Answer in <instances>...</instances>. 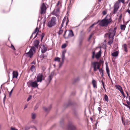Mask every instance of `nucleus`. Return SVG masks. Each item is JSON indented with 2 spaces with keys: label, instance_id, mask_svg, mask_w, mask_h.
<instances>
[{
  "label": "nucleus",
  "instance_id": "obj_28",
  "mask_svg": "<svg viewBox=\"0 0 130 130\" xmlns=\"http://www.w3.org/2000/svg\"><path fill=\"white\" fill-rule=\"evenodd\" d=\"M35 66L33 65H32L30 68V70L32 72H33L35 70Z\"/></svg>",
  "mask_w": 130,
  "mask_h": 130
},
{
  "label": "nucleus",
  "instance_id": "obj_33",
  "mask_svg": "<svg viewBox=\"0 0 130 130\" xmlns=\"http://www.w3.org/2000/svg\"><path fill=\"white\" fill-rule=\"evenodd\" d=\"M61 28H60V30L58 33L59 34H61L63 32V31L61 29Z\"/></svg>",
  "mask_w": 130,
  "mask_h": 130
},
{
  "label": "nucleus",
  "instance_id": "obj_11",
  "mask_svg": "<svg viewBox=\"0 0 130 130\" xmlns=\"http://www.w3.org/2000/svg\"><path fill=\"white\" fill-rule=\"evenodd\" d=\"M36 81L31 82L30 84V85L34 87H36L38 86V84Z\"/></svg>",
  "mask_w": 130,
  "mask_h": 130
},
{
  "label": "nucleus",
  "instance_id": "obj_27",
  "mask_svg": "<svg viewBox=\"0 0 130 130\" xmlns=\"http://www.w3.org/2000/svg\"><path fill=\"white\" fill-rule=\"evenodd\" d=\"M104 99L107 102L108 101V97L106 94H105L104 95Z\"/></svg>",
  "mask_w": 130,
  "mask_h": 130
},
{
  "label": "nucleus",
  "instance_id": "obj_24",
  "mask_svg": "<svg viewBox=\"0 0 130 130\" xmlns=\"http://www.w3.org/2000/svg\"><path fill=\"white\" fill-rule=\"evenodd\" d=\"M99 71L102 77L103 76V70L102 69H99Z\"/></svg>",
  "mask_w": 130,
  "mask_h": 130
},
{
  "label": "nucleus",
  "instance_id": "obj_22",
  "mask_svg": "<svg viewBox=\"0 0 130 130\" xmlns=\"http://www.w3.org/2000/svg\"><path fill=\"white\" fill-rule=\"evenodd\" d=\"M39 30V29L38 28V27H37L36 29H35L34 31L32 33V34H35L36 33H37V32L38 33Z\"/></svg>",
  "mask_w": 130,
  "mask_h": 130
},
{
  "label": "nucleus",
  "instance_id": "obj_37",
  "mask_svg": "<svg viewBox=\"0 0 130 130\" xmlns=\"http://www.w3.org/2000/svg\"><path fill=\"white\" fill-rule=\"evenodd\" d=\"M66 17H65L62 20V22L64 23L66 21Z\"/></svg>",
  "mask_w": 130,
  "mask_h": 130
},
{
  "label": "nucleus",
  "instance_id": "obj_34",
  "mask_svg": "<svg viewBox=\"0 0 130 130\" xmlns=\"http://www.w3.org/2000/svg\"><path fill=\"white\" fill-rule=\"evenodd\" d=\"M124 1H125L124 0H118V2L119 3H121V2L123 3H124Z\"/></svg>",
  "mask_w": 130,
  "mask_h": 130
},
{
  "label": "nucleus",
  "instance_id": "obj_10",
  "mask_svg": "<svg viewBox=\"0 0 130 130\" xmlns=\"http://www.w3.org/2000/svg\"><path fill=\"white\" fill-rule=\"evenodd\" d=\"M115 87L117 89L120 91L123 96H124V93L123 90L121 86L119 85H115Z\"/></svg>",
  "mask_w": 130,
  "mask_h": 130
},
{
  "label": "nucleus",
  "instance_id": "obj_9",
  "mask_svg": "<svg viewBox=\"0 0 130 130\" xmlns=\"http://www.w3.org/2000/svg\"><path fill=\"white\" fill-rule=\"evenodd\" d=\"M119 7V3L116 2L114 5V7L113 13L115 14L117 11Z\"/></svg>",
  "mask_w": 130,
  "mask_h": 130
},
{
  "label": "nucleus",
  "instance_id": "obj_62",
  "mask_svg": "<svg viewBox=\"0 0 130 130\" xmlns=\"http://www.w3.org/2000/svg\"><path fill=\"white\" fill-rule=\"evenodd\" d=\"M66 31L65 32H64V35H63V36H64L66 34Z\"/></svg>",
  "mask_w": 130,
  "mask_h": 130
},
{
  "label": "nucleus",
  "instance_id": "obj_19",
  "mask_svg": "<svg viewBox=\"0 0 130 130\" xmlns=\"http://www.w3.org/2000/svg\"><path fill=\"white\" fill-rule=\"evenodd\" d=\"M74 35L72 30H71L70 31L68 35V37H72Z\"/></svg>",
  "mask_w": 130,
  "mask_h": 130
},
{
  "label": "nucleus",
  "instance_id": "obj_50",
  "mask_svg": "<svg viewBox=\"0 0 130 130\" xmlns=\"http://www.w3.org/2000/svg\"><path fill=\"white\" fill-rule=\"evenodd\" d=\"M63 63V62L62 61V62L60 63L59 64V67H60L61 66V65H62Z\"/></svg>",
  "mask_w": 130,
  "mask_h": 130
},
{
  "label": "nucleus",
  "instance_id": "obj_23",
  "mask_svg": "<svg viewBox=\"0 0 130 130\" xmlns=\"http://www.w3.org/2000/svg\"><path fill=\"white\" fill-rule=\"evenodd\" d=\"M123 47L124 51L126 52H127V45L126 44H124L123 45Z\"/></svg>",
  "mask_w": 130,
  "mask_h": 130
},
{
  "label": "nucleus",
  "instance_id": "obj_18",
  "mask_svg": "<svg viewBox=\"0 0 130 130\" xmlns=\"http://www.w3.org/2000/svg\"><path fill=\"white\" fill-rule=\"evenodd\" d=\"M31 128H35L36 130V127L33 125H31L29 126H26L25 127V130H28Z\"/></svg>",
  "mask_w": 130,
  "mask_h": 130
},
{
  "label": "nucleus",
  "instance_id": "obj_55",
  "mask_svg": "<svg viewBox=\"0 0 130 130\" xmlns=\"http://www.w3.org/2000/svg\"><path fill=\"white\" fill-rule=\"evenodd\" d=\"M59 3H60V1H58V2L56 6H58L59 5Z\"/></svg>",
  "mask_w": 130,
  "mask_h": 130
},
{
  "label": "nucleus",
  "instance_id": "obj_40",
  "mask_svg": "<svg viewBox=\"0 0 130 130\" xmlns=\"http://www.w3.org/2000/svg\"><path fill=\"white\" fill-rule=\"evenodd\" d=\"M122 17V14H121L119 17V18L118 19V20L119 21H120L121 20Z\"/></svg>",
  "mask_w": 130,
  "mask_h": 130
},
{
  "label": "nucleus",
  "instance_id": "obj_53",
  "mask_svg": "<svg viewBox=\"0 0 130 130\" xmlns=\"http://www.w3.org/2000/svg\"><path fill=\"white\" fill-rule=\"evenodd\" d=\"M93 33H92L90 35V37L89 38V39H90V38H91V37H92V35H93Z\"/></svg>",
  "mask_w": 130,
  "mask_h": 130
},
{
  "label": "nucleus",
  "instance_id": "obj_54",
  "mask_svg": "<svg viewBox=\"0 0 130 130\" xmlns=\"http://www.w3.org/2000/svg\"><path fill=\"white\" fill-rule=\"evenodd\" d=\"M64 23H62L61 25V28H62V27H63V24H64Z\"/></svg>",
  "mask_w": 130,
  "mask_h": 130
},
{
  "label": "nucleus",
  "instance_id": "obj_56",
  "mask_svg": "<svg viewBox=\"0 0 130 130\" xmlns=\"http://www.w3.org/2000/svg\"><path fill=\"white\" fill-rule=\"evenodd\" d=\"M107 74L108 76V77H109V78H110L109 73H107Z\"/></svg>",
  "mask_w": 130,
  "mask_h": 130
},
{
  "label": "nucleus",
  "instance_id": "obj_31",
  "mask_svg": "<svg viewBox=\"0 0 130 130\" xmlns=\"http://www.w3.org/2000/svg\"><path fill=\"white\" fill-rule=\"evenodd\" d=\"M70 127L73 129L74 130L75 129V126L73 124L71 125Z\"/></svg>",
  "mask_w": 130,
  "mask_h": 130
},
{
  "label": "nucleus",
  "instance_id": "obj_49",
  "mask_svg": "<svg viewBox=\"0 0 130 130\" xmlns=\"http://www.w3.org/2000/svg\"><path fill=\"white\" fill-rule=\"evenodd\" d=\"M98 110L99 111V112H100L101 111V108L100 107H99L98 108Z\"/></svg>",
  "mask_w": 130,
  "mask_h": 130
},
{
  "label": "nucleus",
  "instance_id": "obj_2",
  "mask_svg": "<svg viewBox=\"0 0 130 130\" xmlns=\"http://www.w3.org/2000/svg\"><path fill=\"white\" fill-rule=\"evenodd\" d=\"M116 30V28L110 29L108 32L105 34V37H108L109 39L114 38Z\"/></svg>",
  "mask_w": 130,
  "mask_h": 130
},
{
  "label": "nucleus",
  "instance_id": "obj_16",
  "mask_svg": "<svg viewBox=\"0 0 130 130\" xmlns=\"http://www.w3.org/2000/svg\"><path fill=\"white\" fill-rule=\"evenodd\" d=\"M93 87L94 88H97L96 81L94 79H93L92 81Z\"/></svg>",
  "mask_w": 130,
  "mask_h": 130
},
{
  "label": "nucleus",
  "instance_id": "obj_35",
  "mask_svg": "<svg viewBox=\"0 0 130 130\" xmlns=\"http://www.w3.org/2000/svg\"><path fill=\"white\" fill-rule=\"evenodd\" d=\"M106 71L107 73H109V71L108 66L106 67Z\"/></svg>",
  "mask_w": 130,
  "mask_h": 130
},
{
  "label": "nucleus",
  "instance_id": "obj_30",
  "mask_svg": "<svg viewBox=\"0 0 130 130\" xmlns=\"http://www.w3.org/2000/svg\"><path fill=\"white\" fill-rule=\"evenodd\" d=\"M60 58L59 57L56 58L55 59V61L60 62Z\"/></svg>",
  "mask_w": 130,
  "mask_h": 130
},
{
  "label": "nucleus",
  "instance_id": "obj_5",
  "mask_svg": "<svg viewBox=\"0 0 130 130\" xmlns=\"http://www.w3.org/2000/svg\"><path fill=\"white\" fill-rule=\"evenodd\" d=\"M44 79L43 74L40 73L38 74L37 76L36 81L37 82L41 83L43 79Z\"/></svg>",
  "mask_w": 130,
  "mask_h": 130
},
{
  "label": "nucleus",
  "instance_id": "obj_26",
  "mask_svg": "<svg viewBox=\"0 0 130 130\" xmlns=\"http://www.w3.org/2000/svg\"><path fill=\"white\" fill-rule=\"evenodd\" d=\"M126 26L124 25H121V29L122 30H124Z\"/></svg>",
  "mask_w": 130,
  "mask_h": 130
},
{
  "label": "nucleus",
  "instance_id": "obj_17",
  "mask_svg": "<svg viewBox=\"0 0 130 130\" xmlns=\"http://www.w3.org/2000/svg\"><path fill=\"white\" fill-rule=\"evenodd\" d=\"M39 43V42L38 40H36L34 42V45L37 48Z\"/></svg>",
  "mask_w": 130,
  "mask_h": 130
},
{
  "label": "nucleus",
  "instance_id": "obj_46",
  "mask_svg": "<svg viewBox=\"0 0 130 130\" xmlns=\"http://www.w3.org/2000/svg\"><path fill=\"white\" fill-rule=\"evenodd\" d=\"M82 41H80L79 42V46H80L82 44Z\"/></svg>",
  "mask_w": 130,
  "mask_h": 130
},
{
  "label": "nucleus",
  "instance_id": "obj_39",
  "mask_svg": "<svg viewBox=\"0 0 130 130\" xmlns=\"http://www.w3.org/2000/svg\"><path fill=\"white\" fill-rule=\"evenodd\" d=\"M44 36V33H42L41 34V39L42 40L43 39V37Z\"/></svg>",
  "mask_w": 130,
  "mask_h": 130
},
{
  "label": "nucleus",
  "instance_id": "obj_41",
  "mask_svg": "<svg viewBox=\"0 0 130 130\" xmlns=\"http://www.w3.org/2000/svg\"><path fill=\"white\" fill-rule=\"evenodd\" d=\"M39 105L38 104H36V106H35L34 109L35 110L38 107Z\"/></svg>",
  "mask_w": 130,
  "mask_h": 130
},
{
  "label": "nucleus",
  "instance_id": "obj_29",
  "mask_svg": "<svg viewBox=\"0 0 130 130\" xmlns=\"http://www.w3.org/2000/svg\"><path fill=\"white\" fill-rule=\"evenodd\" d=\"M36 117V114L34 113H32L31 115L32 118L33 119L35 118Z\"/></svg>",
  "mask_w": 130,
  "mask_h": 130
},
{
  "label": "nucleus",
  "instance_id": "obj_47",
  "mask_svg": "<svg viewBox=\"0 0 130 130\" xmlns=\"http://www.w3.org/2000/svg\"><path fill=\"white\" fill-rule=\"evenodd\" d=\"M11 48H12L13 50H15V48H14V46L12 45H11Z\"/></svg>",
  "mask_w": 130,
  "mask_h": 130
},
{
  "label": "nucleus",
  "instance_id": "obj_45",
  "mask_svg": "<svg viewBox=\"0 0 130 130\" xmlns=\"http://www.w3.org/2000/svg\"><path fill=\"white\" fill-rule=\"evenodd\" d=\"M31 98V96H30L27 99V101H28Z\"/></svg>",
  "mask_w": 130,
  "mask_h": 130
},
{
  "label": "nucleus",
  "instance_id": "obj_20",
  "mask_svg": "<svg viewBox=\"0 0 130 130\" xmlns=\"http://www.w3.org/2000/svg\"><path fill=\"white\" fill-rule=\"evenodd\" d=\"M51 106L50 105L48 108L44 107H43V109L46 112H48L51 109Z\"/></svg>",
  "mask_w": 130,
  "mask_h": 130
},
{
  "label": "nucleus",
  "instance_id": "obj_36",
  "mask_svg": "<svg viewBox=\"0 0 130 130\" xmlns=\"http://www.w3.org/2000/svg\"><path fill=\"white\" fill-rule=\"evenodd\" d=\"M67 46L66 44H63L62 46H61V48H65Z\"/></svg>",
  "mask_w": 130,
  "mask_h": 130
},
{
  "label": "nucleus",
  "instance_id": "obj_3",
  "mask_svg": "<svg viewBox=\"0 0 130 130\" xmlns=\"http://www.w3.org/2000/svg\"><path fill=\"white\" fill-rule=\"evenodd\" d=\"M56 19L55 17H53L47 24V26L50 28L55 25L56 24Z\"/></svg>",
  "mask_w": 130,
  "mask_h": 130
},
{
  "label": "nucleus",
  "instance_id": "obj_4",
  "mask_svg": "<svg viewBox=\"0 0 130 130\" xmlns=\"http://www.w3.org/2000/svg\"><path fill=\"white\" fill-rule=\"evenodd\" d=\"M35 47L34 46H32L29 52L26 53V56L31 58L33 55V52L35 51Z\"/></svg>",
  "mask_w": 130,
  "mask_h": 130
},
{
  "label": "nucleus",
  "instance_id": "obj_21",
  "mask_svg": "<svg viewBox=\"0 0 130 130\" xmlns=\"http://www.w3.org/2000/svg\"><path fill=\"white\" fill-rule=\"evenodd\" d=\"M118 51H116L112 53L111 55L113 57H117L118 55Z\"/></svg>",
  "mask_w": 130,
  "mask_h": 130
},
{
  "label": "nucleus",
  "instance_id": "obj_48",
  "mask_svg": "<svg viewBox=\"0 0 130 130\" xmlns=\"http://www.w3.org/2000/svg\"><path fill=\"white\" fill-rule=\"evenodd\" d=\"M126 102L127 103V104L128 105H129L130 104V102L129 101H126Z\"/></svg>",
  "mask_w": 130,
  "mask_h": 130
},
{
  "label": "nucleus",
  "instance_id": "obj_51",
  "mask_svg": "<svg viewBox=\"0 0 130 130\" xmlns=\"http://www.w3.org/2000/svg\"><path fill=\"white\" fill-rule=\"evenodd\" d=\"M103 15H105L106 14V12L105 11H104L103 12Z\"/></svg>",
  "mask_w": 130,
  "mask_h": 130
},
{
  "label": "nucleus",
  "instance_id": "obj_15",
  "mask_svg": "<svg viewBox=\"0 0 130 130\" xmlns=\"http://www.w3.org/2000/svg\"><path fill=\"white\" fill-rule=\"evenodd\" d=\"M42 46L43 47L41 49V51L42 53H44L47 51V48L44 45H43Z\"/></svg>",
  "mask_w": 130,
  "mask_h": 130
},
{
  "label": "nucleus",
  "instance_id": "obj_14",
  "mask_svg": "<svg viewBox=\"0 0 130 130\" xmlns=\"http://www.w3.org/2000/svg\"><path fill=\"white\" fill-rule=\"evenodd\" d=\"M101 50L100 49L99 51L95 55V57L96 59H98L101 56Z\"/></svg>",
  "mask_w": 130,
  "mask_h": 130
},
{
  "label": "nucleus",
  "instance_id": "obj_6",
  "mask_svg": "<svg viewBox=\"0 0 130 130\" xmlns=\"http://www.w3.org/2000/svg\"><path fill=\"white\" fill-rule=\"evenodd\" d=\"M92 64L94 68V70L96 71L97 69H100V64L99 62H94L92 63Z\"/></svg>",
  "mask_w": 130,
  "mask_h": 130
},
{
  "label": "nucleus",
  "instance_id": "obj_7",
  "mask_svg": "<svg viewBox=\"0 0 130 130\" xmlns=\"http://www.w3.org/2000/svg\"><path fill=\"white\" fill-rule=\"evenodd\" d=\"M41 8V12L40 13L42 14L43 13H45V12L46 10V6L45 4L44 3H43L40 7Z\"/></svg>",
  "mask_w": 130,
  "mask_h": 130
},
{
  "label": "nucleus",
  "instance_id": "obj_13",
  "mask_svg": "<svg viewBox=\"0 0 130 130\" xmlns=\"http://www.w3.org/2000/svg\"><path fill=\"white\" fill-rule=\"evenodd\" d=\"M13 78H17L18 75V72L17 71H13L12 73Z\"/></svg>",
  "mask_w": 130,
  "mask_h": 130
},
{
  "label": "nucleus",
  "instance_id": "obj_12",
  "mask_svg": "<svg viewBox=\"0 0 130 130\" xmlns=\"http://www.w3.org/2000/svg\"><path fill=\"white\" fill-rule=\"evenodd\" d=\"M66 52V50H63L62 52V55L61 56V57L62 61L63 62L65 58V55Z\"/></svg>",
  "mask_w": 130,
  "mask_h": 130
},
{
  "label": "nucleus",
  "instance_id": "obj_60",
  "mask_svg": "<svg viewBox=\"0 0 130 130\" xmlns=\"http://www.w3.org/2000/svg\"><path fill=\"white\" fill-rule=\"evenodd\" d=\"M33 34H32V35H31V36H30V38H31L32 37V36H33Z\"/></svg>",
  "mask_w": 130,
  "mask_h": 130
},
{
  "label": "nucleus",
  "instance_id": "obj_64",
  "mask_svg": "<svg viewBox=\"0 0 130 130\" xmlns=\"http://www.w3.org/2000/svg\"><path fill=\"white\" fill-rule=\"evenodd\" d=\"M128 6H129V7H130V2L128 4Z\"/></svg>",
  "mask_w": 130,
  "mask_h": 130
},
{
  "label": "nucleus",
  "instance_id": "obj_57",
  "mask_svg": "<svg viewBox=\"0 0 130 130\" xmlns=\"http://www.w3.org/2000/svg\"><path fill=\"white\" fill-rule=\"evenodd\" d=\"M38 33L37 32L36 34V35L34 37V38H36V37H37V35H38Z\"/></svg>",
  "mask_w": 130,
  "mask_h": 130
},
{
  "label": "nucleus",
  "instance_id": "obj_59",
  "mask_svg": "<svg viewBox=\"0 0 130 130\" xmlns=\"http://www.w3.org/2000/svg\"><path fill=\"white\" fill-rule=\"evenodd\" d=\"M124 105L126 106V107H127L128 108L129 107V106L128 105H127V104H125Z\"/></svg>",
  "mask_w": 130,
  "mask_h": 130
},
{
  "label": "nucleus",
  "instance_id": "obj_25",
  "mask_svg": "<svg viewBox=\"0 0 130 130\" xmlns=\"http://www.w3.org/2000/svg\"><path fill=\"white\" fill-rule=\"evenodd\" d=\"M111 39L108 42V44L109 45H111L113 41V39L114 38H111Z\"/></svg>",
  "mask_w": 130,
  "mask_h": 130
},
{
  "label": "nucleus",
  "instance_id": "obj_38",
  "mask_svg": "<svg viewBox=\"0 0 130 130\" xmlns=\"http://www.w3.org/2000/svg\"><path fill=\"white\" fill-rule=\"evenodd\" d=\"M102 85H103V87L104 88L105 91H106V89H105V88L104 86V82H103V81L102 80Z\"/></svg>",
  "mask_w": 130,
  "mask_h": 130
},
{
  "label": "nucleus",
  "instance_id": "obj_52",
  "mask_svg": "<svg viewBox=\"0 0 130 130\" xmlns=\"http://www.w3.org/2000/svg\"><path fill=\"white\" fill-rule=\"evenodd\" d=\"M93 33H92L90 35V37L89 38V39H90V38H91V37H92V35H93Z\"/></svg>",
  "mask_w": 130,
  "mask_h": 130
},
{
  "label": "nucleus",
  "instance_id": "obj_32",
  "mask_svg": "<svg viewBox=\"0 0 130 130\" xmlns=\"http://www.w3.org/2000/svg\"><path fill=\"white\" fill-rule=\"evenodd\" d=\"M98 23V22H97L96 23H94L91 26H90V28H92L94 25Z\"/></svg>",
  "mask_w": 130,
  "mask_h": 130
},
{
  "label": "nucleus",
  "instance_id": "obj_1",
  "mask_svg": "<svg viewBox=\"0 0 130 130\" xmlns=\"http://www.w3.org/2000/svg\"><path fill=\"white\" fill-rule=\"evenodd\" d=\"M110 18L107 19V17H106L103 19L101 21L98 20V22L99 25L102 26H107L111 21Z\"/></svg>",
  "mask_w": 130,
  "mask_h": 130
},
{
  "label": "nucleus",
  "instance_id": "obj_8",
  "mask_svg": "<svg viewBox=\"0 0 130 130\" xmlns=\"http://www.w3.org/2000/svg\"><path fill=\"white\" fill-rule=\"evenodd\" d=\"M54 74V72H52L49 76L48 77L47 79L46 80V82L49 84L50 82L52 80Z\"/></svg>",
  "mask_w": 130,
  "mask_h": 130
},
{
  "label": "nucleus",
  "instance_id": "obj_43",
  "mask_svg": "<svg viewBox=\"0 0 130 130\" xmlns=\"http://www.w3.org/2000/svg\"><path fill=\"white\" fill-rule=\"evenodd\" d=\"M13 88L11 90V91L9 93V95L10 96L11 95L12 92L13 91Z\"/></svg>",
  "mask_w": 130,
  "mask_h": 130
},
{
  "label": "nucleus",
  "instance_id": "obj_44",
  "mask_svg": "<svg viewBox=\"0 0 130 130\" xmlns=\"http://www.w3.org/2000/svg\"><path fill=\"white\" fill-rule=\"evenodd\" d=\"M10 129L11 130H18L17 129L15 128H14L13 127H11Z\"/></svg>",
  "mask_w": 130,
  "mask_h": 130
},
{
  "label": "nucleus",
  "instance_id": "obj_58",
  "mask_svg": "<svg viewBox=\"0 0 130 130\" xmlns=\"http://www.w3.org/2000/svg\"><path fill=\"white\" fill-rule=\"evenodd\" d=\"M27 107V105H25L24 106V109H25Z\"/></svg>",
  "mask_w": 130,
  "mask_h": 130
},
{
  "label": "nucleus",
  "instance_id": "obj_61",
  "mask_svg": "<svg viewBox=\"0 0 130 130\" xmlns=\"http://www.w3.org/2000/svg\"><path fill=\"white\" fill-rule=\"evenodd\" d=\"M5 96L4 97V99H5L6 98V95H5Z\"/></svg>",
  "mask_w": 130,
  "mask_h": 130
},
{
  "label": "nucleus",
  "instance_id": "obj_42",
  "mask_svg": "<svg viewBox=\"0 0 130 130\" xmlns=\"http://www.w3.org/2000/svg\"><path fill=\"white\" fill-rule=\"evenodd\" d=\"M95 54V52L94 51H93L92 52V58H94V55Z\"/></svg>",
  "mask_w": 130,
  "mask_h": 130
},
{
  "label": "nucleus",
  "instance_id": "obj_63",
  "mask_svg": "<svg viewBox=\"0 0 130 130\" xmlns=\"http://www.w3.org/2000/svg\"><path fill=\"white\" fill-rule=\"evenodd\" d=\"M108 130H112L111 128H109Z\"/></svg>",
  "mask_w": 130,
  "mask_h": 130
}]
</instances>
